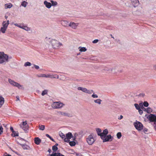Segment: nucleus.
I'll return each mask as SVG.
<instances>
[{"instance_id": "69168bd1", "label": "nucleus", "mask_w": 156, "mask_h": 156, "mask_svg": "<svg viewBox=\"0 0 156 156\" xmlns=\"http://www.w3.org/2000/svg\"><path fill=\"white\" fill-rule=\"evenodd\" d=\"M110 35L112 38H113L114 39V37L112 36V34H111Z\"/></svg>"}, {"instance_id": "0eeeda50", "label": "nucleus", "mask_w": 156, "mask_h": 156, "mask_svg": "<svg viewBox=\"0 0 156 156\" xmlns=\"http://www.w3.org/2000/svg\"><path fill=\"white\" fill-rule=\"evenodd\" d=\"M101 138L103 140V142L112 141V140H110L112 138L111 135H108V136L105 135L104 136H102Z\"/></svg>"}, {"instance_id": "c756f323", "label": "nucleus", "mask_w": 156, "mask_h": 156, "mask_svg": "<svg viewBox=\"0 0 156 156\" xmlns=\"http://www.w3.org/2000/svg\"><path fill=\"white\" fill-rule=\"evenodd\" d=\"M48 93V90H43L42 93L41 95L42 96H44L45 94H47Z\"/></svg>"}, {"instance_id": "7ed1b4c3", "label": "nucleus", "mask_w": 156, "mask_h": 156, "mask_svg": "<svg viewBox=\"0 0 156 156\" xmlns=\"http://www.w3.org/2000/svg\"><path fill=\"white\" fill-rule=\"evenodd\" d=\"M51 42L53 48L55 49L57 48L59 46L62 45V43L59 42L58 41L55 39L52 40Z\"/></svg>"}, {"instance_id": "412c9836", "label": "nucleus", "mask_w": 156, "mask_h": 156, "mask_svg": "<svg viewBox=\"0 0 156 156\" xmlns=\"http://www.w3.org/2000/svg\"><path fill=\"white\" fill-rule=\"evenodd\" d=\"M19 144L24 150H28L30 149V147L27 145L23 144Z\"/></svg>"}, {"instance_id": "5701e85b", "label": "nucleus", "mask_w": 156, "mask_h": 156, "mask_svg": "<svg viewBox=\"0 0 156 156\" xmlns=\"http://www.w3.org/2000/svg\"><path fill=\"white\" fill-rule=\"evenodd\" d=\"M62 25L65 27H67L69 26V24L68 21H63L62 23Z\"/></svg>"}, {"instance_id": "a19ab883", "label": "nucleus", "mask_w": 156, "mask_h": 156, "mask_svg": "<svg viewBox=\"0 0 156 156\" xmlns=\"http://www.w3.org/2000/svg\"><path fill=\"white\" fill-rule=\"evenodd\" d=\"M51 2L52 5V6H55L57 4V3L56 1H51Z\"/></svg>"}, {"instance_id": "393cba45", "label": "nucleus", "mask_w": 156, "mask_h": 156, "mask_svg": "<svg viewBox=\"0 0 156 156\" xmlns=\"http://www.w3.org/2000/svg\"><path fill=\"white\" fill-rule=\"evenodd\" d=\"M96 130L97 133L98 135L101 137V129L100 128H98L96 129Z\"/></svg>"}, {"instance_id": "4be33fe9", "label": "nucleus", "mask_w": 156, "mask_h": 156, "mask_svg": "<svg viewBox=\"0 0 156 156\" xmlns=\"http://www.w3.org/2000/svg\"><path fill=\"white\" fill-rule=\"evenodd\" d=\"M4 103V98L0 96V108H1Z\"/></svg>"}, {"instance_id": "58836bf2", "label": "nucleus", "mask_w": 156, "mask_h": 156, "mask_svg": "<svg viewBox=\"0 0 156 156\" xmlns=\"http://www.w3.org/2000/svg\"><path fill=\"white\" fill-rule=\"evenodd\" d=\"M143 105L145 107H147L149 105V104L147 101H144Z\"/></svg>"}, {"instance_id": "4468645a", "label": "nucleus", "mask_w": 156, "mask_h": 156, "mask_svg": "<svg viewBox=\"0 0 156 156\" xmlns=\"http://www.w3.org/2000/svg\"><path fill=\"white\" fill-rule=\"evenodd\" d=\"M58 113L59 115H62L67 116L69 117L72 116V115H71L63 112H58Z\"/></svg>"}, {"instance_id": "2f4dec72", "label": "nucleus", "mask_w": 156, "mask_h": 156, "mask_svg": "<svg viewBox=\"0 0 156 156\" xmlns=\"http://www.w3.org/2000/svg\"><path fill=\"white\" fill-rule=\"evenodd\" d=\"M22 29H23L27 31H29V30H30V29L27 26H23V27Z\"/></svg>"}, {"instance_id": "3c124183", "label": "nucleus", "mask_w": 156, "mask_h": 156, "mask_svg": "<svg viewBox=\"0 0 156 156\" xmlns=\"http://www.w3.org/2000/svg\"><path fill=\"white\" fill-rule=\"evenodd\" d=\"M141 109L144 111H147V108H146L144 107H142V108H141Z\"/></svg>"}, {"instance_id": "6ab92c4d", "label": "nucleus", "mask_w": 156, "mask_h": 156, "mask_svg": "<svg viewBox=\"0 0 156 156\" xmlns=\"http://www.w3.org/2000/svg\"><path fill=\"white\" fill-rule=\"evenodd\" d=\"M44 4L48 8H50L51 7V4L50 3L46 1H44Z\"/></svg>"}, {"instance_id": "1a4fd4ad", "label": "nucleus", "mask_w": 156, "mask_h": 156, "mask_svg": "<svg viewBox=\"0 0 156 156\" xmlns=\"http://www.w3.org/2000/svg\"><path fill=\"white\" fill-rule=\"evenodd\" d=\"M77 89L79 90H81L83 92L88 93L90 94L91 93V92H93V90H91V91L87 90L86 88H84L81 87H78L77 88Z\"/></svg>"}, {"instance_id": "603ef678", "label": "nucleus", "mask_w": 156, "mask_h": 156, "mask_svg": "<svg viewBox=\"0 0 156 156\" xmlns=\"http://www.w3.org/2000/svg\"><path fill=\"white\" fill-rule=\"evenodd\" d=\"M140 96L143 97L145 96V94L144 93H141L140 94Z\"/></svg>"}, {"instance_id": "e433bc0d", "label": "nucleus", "mask_w": 156, "mask_h": 156, "mask_svg": "<svg viewBox=\"0 0 156 156\" xmlns=\"http://www.w3.org/2000/svg\"><path fill=\"white\" fill-rule=\"evenodd\" d=\"M12 135H13V136H19V134L18 133H16V132H15V131H12Z\"/></svg>"}, {"instance_id": "774afa93", "label": "nucleus", "mask_w": 156, "mask_h": 156, "mask_svg": "<svg viewBox=\"0 0 156 156\" xmlns=\"http://www.w3.org/2000/svg\"><path fill=\"white\" fill-rule=\"evenodd\" d=\"M58 144H56L55 145L57 147V146H58Z\"/></svg>"}, {"instance_id": "de8ad7c7", "label": "nucleus", "mask_w": 156, "mask_h": 156, "mask_svg": "<svg viewBox=\"0 0 156 156\" xmlns=\"http://www.w3.org/2000/svg\"><path fill=\"white\" fill-rule=\"evenodd\" d=\"M92 97L93 98H98V96L97 94H93L92 95Z\"/></svg>"}, {"instance_id": "680f3d73", "label": "nucleus", "mask_w": 156, "mask_h": 156, "mask_svg": "<svg viewBox=\"0 0 156 156\" xmlns=\"http://www.w3.org/2000/svg\"><path fill=\"white\" fill-rule=\"evenodd\" d=\"M153 67L154 69H156V65H154L153 66Z\"/></svg>"}, {"instance_id": "0e129e2a", "label": "nucleus", "mask_w": 156, "mask_h": 156, "mask_svg": "<svg viewBox=\"0 0 156 156\" xmlns=\"http://www.w3.org/2000/svg\"><path fill=\"white\" fill-rule=\"evenodd\" d=\"M16 98L17 100H19V97L18 96H16Z\"/></svg>"}, {"instance_id": "cd10ccee", "label": "nucleus", "mask_w": 156, "mask_h": 156, "mask_svg": "<svg viewBox=\"0 0 156 156\" xmlns=\"http://www.w3.org/2000/svg\"><path fill=\"white\" fill-rule=\"evenodd\" d=\"M69 144L71 146H74L76 144V143L74 141H69Z\"/></svg>"}, {"instance_id": "f8f14e48", "label": "nucleus", "mask_w": 156, "mask_h": 156, "mask_svg": "<svg viewBox=\"0 0 156 156\" xmlns=\"http://www.w3.org/2000/svg\"><path fill=\"white\" fill-rule=\"evenodd\" d=\"M46 78H58V75L57 74L53 75L52 74H46Z\"/></svg>"}, {"instance_id": "bb28decb", "label": "nucleus", "mask_w": 156, "mask_h": 156, "mask_svg": "<svg viewBox=\"0 0 156 156\" xmlns=\"http://www.w3.org/2000/svg\"><path fill=\"white\" fill-rule=\"evenodd\" d=\"M60 153L58 152L57 153H55L52 154H51V156H61Z\"/></svg>"}, {"instance_id": "6e6d98bb", "label": "nucleus", "mask_w": 156, "mask_h": 156, "mask_svg": "<svg viewBox=\"0 0 156 156\" xmlns=\"http://www.w3.org/2000/svg\"><path fill=\"white\" fill-rule=\"evenodd\" d=\"M148 129H147L145 128L144 129L143 131L144 132H147Z\"/></svg>"}, {"instance_id": "423d86ee", "label": "nucleus", "mask_w": 156, "mask_h": 156, "mask_svg": "<svg viewBox=\"0 0 156 156\" xmlns=\"http://www.w3.org/2000/svg\"><path fill=\"white\" fill-rule=\"evenodd\" d=\"M8 81L13 86L17 87L19 89H20L22 87V85H20L19 83L12 80L11 79H9Z\"/></svg>"}, {"instance_id": "c03bdc74", "label": "nucleus", "mask_w": 156, "mask_h": 156, "mask_svg": "<svg viewBox=\"0 0 156 156\" xmlns=\"http://www.w3.org/2000/svg\"><path fill=\"white\" fill-rule=\"evenodd\" d=\"M3 128L2 126H0V135H1L3 132Z\"/></svg>"}, {"instance_id": "ea45409f", "label": "nucleus", "mask_w": 156, "mask_h": 156, "mask_svg": "<svg viewBox=\"0 0 156 156\" xmlns=\"http://www.w3.org/2000/svg\"><path fill=\"white\" fill-rule=\"evenodd\" d=\"M117 136L118 139H120L122 136V134L121 133L119 132L117 134Z\"/></svg>"}, {"instance_id": "b1692460", "label": "nucleus", "mask_w": 156, "mask_h": 156, "mask_svg": "<svg viewBox=\"0 0 156 156\" xmlns=\"http://www.w3.org/2000/svg\"><path fill=\"white\" fill-rule=\"evenodd\" d=\"M5 9L10 8L12 6L11 3L6 4L5 5Z\"/></svg>"}, {"instance_id": "c85d7f7f", "label": "nucleus", "mask_w": 156, "mask_h": 156, "mask_svg": "<svg viewBox=\"0 0 156 156\" xmlns=\"http://www.w3.org/2000/svg\"><path fill=\"white\" fill-rule=\"evenodd\" d=\"M7 28L2 27L0 29L1 31L3 33H5Z\"/></svg>"}, {"instance_id": "f03ea898", "label": "nucleus", "mask_w": 156, "mask_h": 156, "mask_svg": "<svg viewBox=\"0 0 156 156\" xmlns=\"http://www.w3.org/2000/svg\"><path fill=\"white\" fill-rule=\"evenodd\" d=\"M86 140L88 144L90 145H92L94 143L96 140L94 135L90 134L86 138Z\"/></svg>"}, {"instance_id": "4c0bfd02", "label": "nucleus", "mask_w": 156, "mask_h": 156, "mask_svg": "<svg viewBox=\"0 0 156 156\" xmlns=\"http://www.w3.org/2000/svg\"><path fill=\"white\" fill-rule=\"evenodd\" d=\"M152 112V109L150 107H148L147 108L146 112L148 113H150Z\"/></svg>"}, {"instance_id": "39448f33", "label": "nucleus", "mask_w": 156, "mask_h": 156, "mask_svg": "<svg viewBox=\"0 0 156 156\" xmlns=\"http://www.w3.org/2000/svg\"><path fill=\"white\" fill-rule=\"evenodd\" d=\"M134 125L136 128L138 130H141L143 129V125L140 122L136 121L134 123Z\"/></svg>"}, {"instance_id": "6e6552de", "label": "nucleus", "mask_w": 156, "mask_h": 156, "mask_svg": "<svg viewBox=\"0 0 156 156\" xmlns=\"http://www.w3.org/2000/svg\"><path fill=\"white\" fill-rule=\"evenodd\" d=\"M148 118L150 121L154 122V124H156V116L152 114H150L148 116Z\"/></svg>"}, {"instance_id": "79ce46f5", "label": "nucleus", "mask_w": 156, "mask_h": 156, "mask_svg": "<svg viewBox=\"0 0 156 156\" xmlns=\"http://www.w3.org/2000/svg\"><path fill=\"white\" fill-rule=\"evenodd\" d=\"M31 65V63L29 62H26L24 64V66H30Z\"/></svg>"}, {"instance_id": "a878e982", "label": "nucleus", "mask_w": 156, "mask_h": 156, "mask_svg": "<svg viewBox=\"0 0 156 156\" xmlns=\"http://www.w3.org/2000/svg\"><path fill=\"white\" fill-rule=\"evenodd\" d=\"M94 102L95 103H98L99 104H101V102L102 101L99 99H97V100H94Z\"/></svg>"}, {"instance_id": "ddd939ff", "label": "nucleus", "mask_w": 156, "mask_h": 156, "mask_svg": "<svg viewBox=\"0 0 156 156\" xmlns=\"http://www.w3.org/2000/svg\"><path fill=\"white\" fill-rule=\"evenodd\" d=\"M66 140H68L69 142V139H70L71 138L73 137V136L71 133L69 132L66 134Z\"/></svg>"}, {"instance_id": "9d476101", "label": "nucleus", "mask_w": 156, "mask_h": 156, "mask_svg": "<svg viewBox=\"0 0 156 156\" xmlns=\"http://www.w3.org/2000/svg\"><path fill=\"white\" fill-rule=\"evenodd\" d=\"M27 124V122L26 121L22 122V124L20 125V127L23 129L24 130H26L28 129V125Z\"/></svg>"}, {"instance_id": "49530a36", "label": "nucleus", "mask_w": 156, "mask_h": 156, "mask_svg": "<svg viewBox=\"0 0 156 156\" xmlns=\"http://www.w3.org/2000/svg\"><path fill=\"white\" fill-rule=\"evenodd\" d=\"M138 112L140 114L142 115L143 113V111L142 110H141L140 108L138 110Z\"/></svg>"}, {"instance_id": "f257e3e1", "label": "nucleus", "mask_w": 156, "mask_h": 156, "mask_svg": "<svg viewBox=\"0 0 156 156\" xmlns=\"http://www.w3.org/2000/svg\"><path fill=\"white\" fill-rule=\"evenodd\" d=\"M8 55L4 52H0V64L6 63L9 61Z\"/></svg>"}, {"instance_id": "bf43d9fd", "label": "nucleus", "mask_w": 156, "mask_h": 156, "mask_svg": "<svg viewBox=\"0 0 156 156\" xmlns=\"http://www.w3.org/2000/svg\"><path fill=\"white\" fill-rule=\"evenodd\" d=\"M19 27L20 28L22 29V28L23 27V26H21V25H19Z\"/></svg>"}, {"instance_id": "09e8293b", "label": "nucleus", "mask_w": 156, "mask_h": 156, "mask_svg": "<svg viewBox=\"0 0 156 156\" xmlns=\"http://www.w3.org/2000/svg\"><path fill=\"white\" fill-rule=\"evenodd\" d=\"M98 41V39H95L92 42L93 43H97Z\"/></svg>"}, {"instance_id": "4d7b16f0", "label": "nucleus", "mask_w": 156, "mask_h": 156, "mask_svg": "<svg viewBox=\"0 0 156 156\" xmlns=\"http://www.w3.org/2000/svg\"><path fill=\"white\" fill-rule=\"evenodd\" d=\"M10 129L12 132L13 131H14L13 130V128L12 127H10Z\"/></svg>"}, {"instance_id": "a211bd4d", "label": "nucleus", "mask_w": 156, "mask_h": 156, "mask_svg": "<svg viewBox=\"0 0 156 156\" xmlns=\"http://www.w3.org/2000/svg\"><path fill=\"white\" fill-rule=\"evenodd\" d=\"M59 135L60 136V137L62 138L64 140V141L65 142H69L68 140H66V136L64 134H63V133H59Z\"/></svg>"}, {"instance_id": "13d9d810", "label": "nucleus", "mask_w": 156, "mask_h": 156, "mask_svg": "<svg viewBox=\"0 0 156 156\" xmlns=\"http://www.w3.org/2000/svg\"><path fill=\"white\" fill-rule=\"evenodd\" d=\"M14 25L18 27L19 26V25L17 23H15L14 24Z\"/></svg>"}, {"instance_id": "7c9ffc66", "label": "nucleus", "mask_w": 156, "mask_h": 156, "mask_svg": "<svg viewBox=\"0 0 156 156\" xmlns=\"http://www.w3.org/2000/svg\"><path fill=\"white\" fill-rule=\"evenodd\" d=\"M27 2L23 1L22 2L21 5L23 7H25L27 6Z\"/></svg>"}, {"instance_id": "c9c22d12", "label": "nucleus", "mask_w": 156, "mask_h": 156, "mask_svg": "<svg viewBox=\"0 0 156 156\" xmlns=\"http://www.w3.org/2000/svg\"><path fill=\"white\" fill-rule=\"evenodd\" d=\"M39 129L40 130H43L45 129V126L43 125H41L39 126Z\"/></svg>"}, {"instance_id": "f3484780", "label": "nucleus", "mask_w": 156, "mask_h": 156, "mask_svg": "<svg viewBox=\"0 0 156 156\" xmlns=\"http://www.w3.org/2000/svg\"><path fill=\"white\" fill-rule=\"evenodd\" d=\"M2 27L6 28L7 29L8 25L9 24V20H7V22L4 21L2 23Z\"/></svg>"}, {"instance_id": "473e14b6", "label": "nucleus", "mask_w": 156, "mask_h": 156, "mask_svg": "<svg viewBox=\"0 0 156 156\" xmlns=\"http://www.w3.org/2000/svg\"><path fill=\"white\" fill-rule=\"evenodd\" d=\"M58 148L56 146L54 145L52 147V149L54 151H55L58 150Z\"/></svg>"}, {"instance_id": "8fccbe9b", "label": "nucleus", "mask_w": 156, "mask_h": 156, "mask_svg": "<svg viewBox=\"0 0 156 156\" xmlns=\"http://www.w3.org/2000/svg\"><path fill=\"white\" fill-rule=\"evenodd\" d=\"M34 66L35 68L36 69H38L39 68V67L38 66L34 65Z\"/></svg>"}, {"instance_id": "5fc2aeb1", "label": "nucleus", "mask_w": 156, "mask_h": 156, "mask_svg": "<svg viewBox=\"0 0 156 156\" xmlns=\"http://www.w3.org/2000/svg\"><path fill=\"white\" fill-rule=\"evenodd\" d=\"M123 116L122 115H120V117L118 118V119L119 120H120L122 119Z\"/></svg>"}, {"instance_id": "864d4df0", "label": "nucleus", "mask_w": 156, "mask_h": 156, "mask_svg": "<svg viewBox=\"0 0 156 156\" xmlns=\"http://www.w3.org/2000/svg\"><path fill=\"white\" fill-rule=\"evenodd\" d=\"M143 105L142 103H140L139 104V105L140 108H142V107H143Z\"/></svg>"}, {"instance_id": "052dcab7", "label": "nucleus", "mask_w": 156, "mask_h": 156, "mask_svg": "<svg viewBox=\"0 0 156 156\" xmlns=\"http://www.w3.org/2000/svg\"><path fill=\"white\" fill-rule=\"evenodd\" d=\"M74 136H75L73 137V140H76V136H75V135Z\"/></svg>"}, {"instance_id": "20e7f679", "label": "nucleus", "mask_w": 156, "mask_h": 156, "mask_svg": "<svg viewBox=\"0 0 156 156\" xmlns=\"http://www.w3.org/2000/svg\"><path fill=\"white\" fill-rule=\"evenodd\" d=\"M63 104L60 102H55L52 105V107L54 108H59L62 107Z\"/></svg>"}, {"instance_id": "2eb2a0df", "label": "nucleus", "mask_w": 156, "mask_h": 156, "mask_svg": "<svg viewBox=\"0 0 156 156\" xmlns=\"http://www.w3.org/2000/svg\"><path fill=\"white\" fill-rule=\"evenodd\" d=\"M34 141V143L37 145H39L41 142V140L38 137L35 138Z\"/></svg>"}, {"instance_id": "f704fd0d", "label": "nucleus", "mask_w": 156, "mask_h": 156, "mask_svg": "<svg viewBox=\"0 0 156 156\" xmlns=\"http://www.w3.org/2000/svg\"><path fill=\"white\" fill-rule=\"evenodd\" d=\"M87 50L86 49L85 47H82L80 49V51L81 52H84Z\"/></svg>"}, {"instance_id": "dca6fc26", "label": "nucleus", "mask_w": 156, "mask_h": 156, "mask_svg": "<svg viewBox=\"0 0 156 156\" xmlns=\"http://www.w3.org/2000/svg\"><path fill=\"white\" fill-rule=\"evenodd\" d=\"M131 1L134 7L137 6L139 3L138 0H131Z\"/></svg>"}, {"instance_id": "338daca9", "label": "nucleus", "mask_w": 156, "mask_h": 156, "mask_svg": "<svg viewBox=\"0 0 156 156\" xmlns=\"http://www.w3.org/2000/svg\"><path fill=\"white\" fill-rule=\"evenodd\" d=\"M5 19H7V18H8V16H5Z\"/></svg>"}, {"instance_id": "37998d69", "label": "nucleus", "mask_w": 156, "mask_h": 156, "mask_svg": "<svg viewBox=\"0 0 156 156\" xmlns=\"http://www.w3.org/2000/svg\"><path fill=\"white\" fill-rule=\"evenodd\" d=\"M46 136L49 138L52 141H54V140L48 134H46Z\"/></svg>"}, {"instance_id": "e2e57ef3", "label": "nucleus", "mask_w": 156, "mask_h": 156, "mask_svg": "<svg viewBox=\"0 0 156 156\" xmlns=\"http://www.w3.org/2000/svg\"><path fill=\"white\" fill-rule=\"evenodd\" d=\"M154 129H155V130L156 131V124H155V125L154 126Z\"/></svg>"}, {"instance_id": "72a5a7b5", "label": "nucleus", "mask_w": 156, "mask_h": 156, "mask_svg": "<svg viewBox=\"0 0 156 156\" xmlns=\"http://www.w3.org/2000/svg\"><path fill=\"white\" fill-rule=\"evenodd\" d=\"M134 105L136 109L138 110L140 108V105L136 103Z\"/></svg>"}, {"instance_id": "a18cd8bd", "label": "nucleus", "mask_w": 156, "mask_h": 156, "mask_svg": "<svg viewBox=\"0 0 156 156\" xmlns=\"http://www.w3.org/2000/svg\"><path fill=\"white\" fill-rule=\"evenodd\" d=\"M40 77H46V74H41L40 75V76H39Z\"/></svg>"}, {"instance_id": "9b49d317", "label": "nucleus", "mask_w": 156, "mask_h": 156, "mask_svg": "<svg viewBox=\"0 0 156 156\" xmlns=\"http://www.w3.org/2000/svg\"><path fill=\"white\" fill-rule=\"evenodd\" d=\"M79 23H75L74 22H71L70 23L69 26L71 27L73 29H76L77 27V26L79 25Z\"/></svg>"}, {"instance_id": "aec40b11", "label": "nucleus", "mask_w": 156, "mask_h": 156, "mask_svg": "<svg viewBox=\"0 0 156 156\" xmlns=\"http://www.w3.org/2000/svg\"><path fill=\"white\" fill-rule=\"evenodd\" d=\"M108 133V131L107 129H105L103 131V132L102 133H101V137H102V136H105V135H107Z\"/></svg>"}]
</instances>
